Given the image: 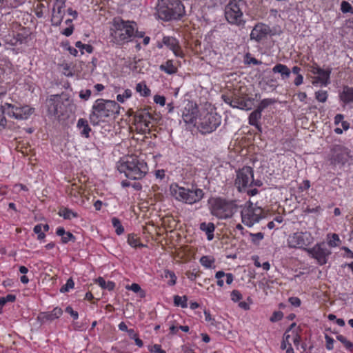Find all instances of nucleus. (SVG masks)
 <instances>
[{"mask_svg": "<svg viewBox=\"0 0 353 353\" xmlns=\"http://www.w3.org/2000/svg\"><path fill=\"white\" fill-rule=\"evenodd\" d=\"M34 109L28 105L13 107V110H8L7 114L8 116L14 117L17 120L28 119L34 112Z\"/></svg>", "mask_w": 353, "mask_h": 353, "instance_id": "obj_18", "label": "nucleus"}, {"mask_svg": "<svg viewBox=\"0 0 353 353\" xmlns=\"http://www.w3.org/2000/svg\"><path fill=\"white\" fill-rule=\"evenodd\" d=\"M120 105L114 101L98 99L92 108L89 119L93 125H98L101 121L112 115L119 114Z\"/></svg>", "mask_w": 353, "mask_h": 353, "instance_id": "obj_1", "label": "nucleus"}, {"mask_svg": "<svg viewBox=\"0 0 353 353\" xmlns=\"http://www.w3.org/2000/svg\"><path fill=\"white\" fill-rule=\"evenodd\" d=\"M325 339L326 341V348L329 350H332L334 348L333 343L334 340L327 334H325Z\"/></svg>", "mask_w": 353, "mask_h": 353, "instance_id": "obj_55", "label": "nucleus"}, {"mask_svg": "<svg viewBox=\"0 0 353 353\" xmlns=\"http://www.w3.org/2000/svg\"><path fill=\"white\" fill-rule=\"evenodd\" d=\"M160 70L168 74H173L177 72V68L173 65L172 60H168L165 64L161 65Z\"/></svg>", "mask_w": 353, "mask_h": 353, "instance_id": "obj_28", "label": "nucleus"}, {"mask_svg": "<svg viewBox=\"0 0 353 353\" xmlns=\"http://www.w3.org/2000/svg\"><path fill=\"white\" fill-rule=\"evenodd\" d=\"M157 12L161 19L168 21L180 19L185 14V8L179 0H161Z\"/></svg>", "mask_w": 353, "mask_h": 353, "instance_id": "obj_3", "label": "nucleus"}, {"mask_svg": "<svg viewBox=\"0 0 353 353\" xmlns=\"http://www.w3.org/2000/svg\"><path fill=\"white\" fill-rule=\"evenodd\" d=\"M271 32L272 30L269 26L262 23H258L252 30L250 38L251 40L260 43L262 40L266 39Z\"/></svg>", "mask_w": 353, "mask_h": 353, "instance_id": "obj_16", "label": "nucleus"}, {"mask_svg": "<svg viewBox=\"0 0 353 353\" xmlns=\"http://www.w3.org/2000/svg\"><path fill=\"white\" fill-rule=\"evenodd\" d=\"M74 30V26L73 25H70L69 27L66 28L62 31V34L66 37L70 36Z\"/></svg>", "mask_w": 353, "mask_h": 353, "instance_id": "obj_61", "label": "nucleus"}, {"mask_svg": "<svg viewBox=\"0 0 353 353\" xmlns=\"http://www.w3.org/2000/svg\"><path fill=\"white\" fill-rule=\"evenodd\" d=\"M188 298L186 296H180L179 295L174 296V303L176 306H181L183 308L188 307Z\"/></svg>", "mask_w": 353, "mask_h": 353, "instance_id": "obj_33", "label": "nucleus"}, {"mask_svg": "<svg viewBox=\"0 0 353 353\" xmlns=\"http://www.w3.org/2000/svg\"><path fill=\"white\" fill-rule=\"evenodd\" d=\"M331 72V68H327L326 70L317 68L316 71L313 70V74L319 75V77L316 78L318 81L324 85H327L328 83H330V77Z\"/></svg>", "mask_w": 353, "mask_h": 353, "instance_id": "obj_22", "label": "nucleus"}, {"mask_svg": "<svg viewBox=\"0 0 353 353\" xmlns=\"http://www.w3.org/2000/svg\"><path fill=\"white\" fill-rule=\"evenodd\" d=\"M74 281L72 278H70L67 280L66 283L61 288L60 292L62 293H65L68 292L70 289L74 288Z\"/></svg>", "mask_w": 353, "mask_h": 353, "instance_id": "obj_46", "label": "nucleus"}, {"mask_svg": "<svg viewBox=\"0 0 353 353\" xmlns=\"http://www.w3.org/2000/svg\"><path fill=\"white\" fill-rule=\"evenodd\" d=\"M247 9L248 4L245 0H230L225 8V17L229 23L244 28L245 20L243 14Z\"/></svg>", "mask_w": 353, "mask_h": 353, "instance_id": "obj_4", "label": "nucleus"}, {"mask_svg": "<svg viewBox=\"0 0 353 353\" xmlns=\"http://www.w3.org/2000/svg\"><path fill=\"white\" fill-rule=\"evenodd\" d=\"M223 101L231 107L244 110H250L252 108L254 99L241 96L238 94L231 95L223 94Z\"/></svg>", "mask_w": 353, "mask_h": 353, "instance_id": "obj_9", "label": "nucleus"}, {"mask_svg": "<svg viewBox=\"0 0 353 353\" xmlns=\"http://www.w3.org/2000/svg\"><path fill=\"white\" fill-rule=\"evenodd\" d=\"M250 236L252 237V241L254 244L259 243L264 237V234L262 232H258L256 234L250 233Z\"/></svg>", "mask_w": 353, "mask_h": 353, "instance_id": "obj_50", "label": "nucleus"}, {"mask_svg": "<svg viewBox=\"0 0 353 353\" xmlns=\"http://www.w3.org/2000/svg\"><path fill=\"white\" fill-rule=\"evenodd\" d=\"M23 32L17 33V40L19 41L21 43L26 42L27 39L30 34V32L29 30L23 28Z\"/></svg>", "mask_w": 353, "mask_h": 353, "instance_id": "obj_39", "label": "nucleus"}, {"mask_svg": "<svg viewBox=\"0 0 353 353\" xmlns=\"http://www.w3.org/2000/svg\"><path fill=\"white\" fill-rule=\"evenodd\" d=\"M221 117L215 112L204 110L200 115L198 128L202 134L214 132L221 124Z\"/></svg>", "mask_w": 353, "mask_h": 353, "instance_id": "obj_8", "label": "nucleus"}, {"mask_svg": "<svg viewBox=\"0 0 353 353\" xmlns=\"http://www.w3.org/2000/svg\"><path fill=\"white\" fill-rule=\"evenodd\" d=\"M111 36L117 44L128 41L134 34L136 23L134 21H124L121 17H115L112 21Z\"/></svg>", "mask_w": 353, "mask_h": 353, "instance_id": "obj_5", "label": "nucleus"}, {"mask_svg": "<svg viewBox=\"0 0 353 353\" xmlns=\"http://www.w3.org/2000/svg\"><path fill=\"white\" fill-rule=\"evenodd\" d=\"M154 101L156 103L159 104L161 106H163L165 104V98L163 96L156 94L154 97Z\"/></svg>", "mask_w": 353, "mask_h": 353, "instance_id": "obj_56", "label": "nucleus"}, {"mask_svg": "<svg viewBox=\"0 0 353 353\" xmlns=\"http://www.w3.org/2000/svg\"><path fill=\"white\" fill-rule=\"evenodd\" d=\"M312 256L317 260L319 264L323 265L327 263V257L331 254L325 243L316 244L312 248L308 250Z\"/></svg>", "mask_w": 353, "mask_h": 353, "instance_id": "obj_14", "label": "nucleus"}, {"mask_svg": "<svg viewBox=\"0 0 353 353\" xmlns=\"http://www.w3.org/2000/svg\"><path fill=\"white\" fill-rule=\"evenodd\" d=\"M340 241L339 237L336 234H332V239L329 241L328 244L330 247H336Z\"/></svg>", "mask_w": 353, "mask_h": 353, "instance_id": "obj_53", "label": "nucleus"}, {"mask_svg": "<svg viewBox=\"0 0 353 353\" xmlns=\"http://www.w3.org/2000/svg\"><path fill=\"white\" fill-rule=\"evenodd\" d=\"M118 170L124 173L125 176L132 180H139L148 172V165L137 157H128L118 165Z\"/></svg>", "mask_w": 353, "mask_h": 353, "instance_id": "obj_2", "label": "nucleus"}, {"mask_svg": "<svg viewBox=\"0 0 353 353\" xmlns=\"http://www.w3.org/2000/svg\"><path fill=\"white\" fill-rule=\"evenodd\" d=\"M63 313V311L59 307L54 308L51 312H41L38 316V319L44 323L48 321H52L58 319Z\"/></svg>", "mask_w": 353, "mask_h": 353, "instance_id": "obj_20", "label": "nucleus"}, {"mask_svg": "<svg viewBox=\"0 0 353 353\" xmlns=\"http://www.w3.org/2000/svg\"><path fill=\"white\" fill-rule=\"evenodd\" d=\"M65 8L63 1H56L52 10V14L51 22L52 25L54 26H59L61 23L63 19L65 12L63 8Z\"/></svg>", "mask_w": 353, "mask_h": 353, "instance_id": "obj_19", "label": "nucleus"}, {"mask_svg": "<svg viewBox=\"0 0 353 353\" xmlns=\"http://www.w3.org/2000/svg\"><path fill=\"white\" fill-rule=\"evenodd\" d=\"M262 219V209L254 207L253 203L248 202V205L241 211L242 223L248 227H252Z\"/></svg>", "mask_w": 353, "mask_h": 353, "instance_id": "obj_10", "label": "nucleus"}, {"mask_svg": "<svg viewBox=\"0 0 353 353\" xmlns=\"http://www.w3.org/2000/svg\"><path fill=\"white\" fill-rule=\"evenodd\" d=\"M136 90L143 97H148L150 95V90L147 87L145 83H139L136 85Z\"/></svg>", "mask_w": 353, "mask_h": 353, "instance_id": "obj_31", "label": "nucleus"}, {"mask_svg": "<svg viewBox=\"0 0 353 353\" xmlns=\"http://www.w3.org/2000/svg\"><path fill=\"white\" fill-rule=\"evenodd\" d=\"M163 46H165L170 50H171L175 56L183 57V53L181 50V46L178 40L173 37H163L162 41H158L157 47L158 48H162Z\"/></svg>", "mask_w": 353, "mask_h": 353, "instance_id": "obj_17", "label": "nucleus"}, {"mask_svg": "<svg viewBox=\"0 0 353 353\" xmlns=\"http://www.w3.org/2000/svg\"><path fill=\"white\" fill-rule=\"evenodd\" d=\"M253 176V169L250 166H244L237 171L234 185L239 192H245L250 185Z\"/></svg>", "mask_w": 353, "mask_h": 353, "instance_id": "obj_11", "label": "nucleus"}, {"mask_svg": "<svg viewBox=\"0 0 353 353\" xmlns=\"http://www.w3.org/2000/svg\"><path fill=\"white\" fill-rule=\"evenodd\" d=\"M303 77L302 74H299L294 79V83L295 85L299 86L303 83Z\"/></svg>", "mask_w": 353, "mask_h": 353, "instance_id": "obj_64", "label": "nucleus"}, {"mask_svg": "<svg viewBox=\"0 0 353 353\" xmlns=\"http://www.w3.org/2000/svg\"><path fill=\"white\" fill-rule=\"evenodd\" d=\"M241 299H242V295L239 290H234L231 292V299L233 301L236 302V301H239V300H241Z\"/></svg>", "mask_w": 353, "mask_h": 353, "instance_id": "obj_54", "label": "nucleus"}, {"mask_svg": "<svg viewBox=\"0 0 353 353\" xmlns=\"http://www.w3.org/2000/svg\"><path fill=\"white\" fill-rule=\"evenodd\" d=\"M7 126V119L5 117L4 108L0 106V131L5 129Z\"/></svg>", "mask_w": 353, "mask_h": 353, "instance_id": "obj_44", "label": "nucleus"}, {"mask_svg": "<svg viewBox=\"0 0 353 353\" xmlns=\"http://www.w3.org/2000/svg\"><path fill=\"white\" fill-rule=\"evenodd\" d=\"M128 243L133 248H143L145 245L139 242V238L134 234H129L128 236Z\"/></svg>", "mask_w": 353, "mask_h": 353, "instance_id": "obj_30", "label": "nucleus"}, {"mask_svg": "<svg viewBox=\"0 0 353 353\" xmlns=\"http://www.w3.org/2000/svg\"><path fill=\"white\" fill-rule=\"evenodd\" d=\"M288 301L291 303L292 305L295 306V307H299L301 303L300 299L298 297H295V296L289 298Z\"/></svg>", "mask_w": 353, "mask_h": 353, "instance_id": "obj_57", "label": "nucleus"}, {"mask_svg": "<svg viewBox=\"0 0 353 353\" xmlns=\"http://www.w3.org/2000/svg\"><path fill=\"white\" fill-rule=\"evenodd\" d=\"M77 128L81 130V135L85 138L90 137V132L91 131V128L88 125V122L85 119H79L77 121Z\"/></svg>", "mask_w": 353, "mask_h": 353, "instance_id": "obj_26", "label": "nucleus"}, {"mask_svg": "<svg viewBox=\"0 0 353 353\" xmlns=\"http://www.w3.org/2000/svg\"><path fill=\"white\" fill-rule=\"evenodd\" d=\"M112 223L115 228V232L118 235H121L124 232V228L121 225L120 220L117 217L112 218Z\"/></svg>", "mask_w": 353, "mask_h": 353, "instance_id": "obj_35", "label": "nucleus"}, {"mask_svg": "<svg viewBox=\"0 0 353 353\" xmlns=\"http://www.w3.org/2000/svg\"><path fill=\"white\" fill-rule=\"evenodd\" d=\"M331 162L332 164H341L342 165L350 163L352 159L351 151L341 145H334L332 148Z\"/></svg>", "mask_w": 353, "mask_h": 353, "instance_id": "obj_12", "label": "nucleus"}, {"mask_svg": "<svg viewBox=\"0 0 353 353\" xmlns=\"http://www.w3.org/2000/svg\"><path fill=\"white\" fill-rule=\"evenodd\" d=\"M283 316V314L281 311L274 312L272 316L270 317V321L272 322H276L282 319Z\"/></svg>", "mask_w": 353, "mask_h": 353, "instance_id": "obj_52", "label": "nucleus"}, {"mask_svg": "<svg viewBox=\"0 0 353 353\" xmlns=\"http://www.w3.org/2000/svg\"><path fill=\"white\" fill-rule=\"evenodd\" d=\"M274 73H279L283 80L288 79L290 77L291 70L286 65L278 63L272 68Z\"/></svg>", "mask_w": 353, "mask_h": 353, "instance_id": "obj_23", "label": "nucleus"}, {"mask_svg": "<svg viewBox=\"0 0 353 353\" xmlns=\"http://www.w3.org/2000/svg\"><path fill=\"white\" fill-rule=\"evenodd\" d=\"M164 277L169 278L170 280L168 282L169 285H174L176 283V276L175 274L168 270L164 271Z\"/></svg>", "mask_w": 353, "mask_h": 353, "instance_id": "obj_40", "label": "nucleus"}, {"mask_svg": "<svg viewBox=\"0 0 353 353\" xmlns=\"http://www.w3.org/2000/svg\"><path fill=\"white\" fill-rule=\"evenodd\" d=\"M65 312L70 314L73 317L74 319H77L79 317L78 312L77 311L73 310L71 306H68L65 308Z\"/></svg>", "mask_w": 353, "mask_h": 353, "instance_id": "obj_58", "label": "nucleus"}, {"mask_svg": "<svg viewBox=\"0 0 353 353\" xmlns=\"http://www.w3.org/2000/svg\"><path fill=\"white\" fill-rule=\"evenodd\" d=\"M75 46L79 48L81 50H85L88 53H92L94 50L93 46L88 44H83L81 41H77L75 43ZM81 54H83V52L81 51Z\"/></svg>", "mask_w": 353, "mask_h": 353, "instance_id": "obj_42", "label": "nucleus"}, {"mask_svg": "<svg viewBox=\"0 0 353 353\" xmlns=\"http://www.w3.org/2000/svg\"><path fill=\"white\" fill-rule=\"evenodd\" d=\"M291 340L292 335L288 333V330H286L283 335V341L281 345V348L284 350L287 348L288 346H290V344H291Z\"/></svg>", "mask_w": 353, "mask_h": 353, "instance_id": "obj_41", "label": "nucleus"}, {"mask_svg": "<svg viewBox=\"0 0 353 353\" xmlns=\"http://www.w3.org/2000/svg\"><path fill=\"white\" fill-rule=\"evenodd\" d=\"M184 103L185 106L182 112L183 120L185 123H194L199 112L197 104L190 100H185Z\"/></svg>", "mask_w": 353, "mask_h": 353, "instance_id": "obj_15", "label": "nucleus"}, {"mask_svg": "<svg viewBox=\"0 0 353 353\" xmlns=\"http://www.w3.org/2000/svg\"><path fill=\"white\" fill-rule=\"evenodd\" d=\"M16 299V296L14 294H8L6 296L0 297V313H1V310L3 305L7 302H14Z\"/></svg>", "mask_w": 353, "mask_h": 353, "instance_id": "obj_38", "label": "nucleus"}, {"mask_svg": "<svg viewBox=\"0 0 353 353\" xmlns=\"http://www.w3.org/2000/svg\"><path fill=\"white\" fill-rule=\"evenodd\" d=\"M341 10L343 13L350 12L353 14V7L347 1H342L341 5Z\"/></svg>", "mask_w": 353, "mask_h": 353, "instance_id": "obj_48", "label": "nucleus"}, {"mask_svg": "<svg viewBox=\"0 0 353 353\" xmlns=\"http://www.w3.org/2000/svg\"><path fill=\"white\" fill-rule=\"evenodd\" d=\"M25 0H0V5L3 8H14L22 4Z\"/></svg>", "mask_w": 353, "mask_h": 353, "instance_id": "obj_29", "label": "nucleus"}, {"mask_svg": "<svg viewBox=\"0 0 353 353\" xmlns=\"http://www.w3.org/2000/svg\"><path fill=\"white\" fill-rule=\"evenodd\" d=\"M150 351L154 353H166L165 350L161 349V345L157 344L153 345Z\"/></svg>", "mask_w": 353, "mask_h": 353, "instance_id": "obj_62", "label": "nucleus"}, {"mask_svg": "<svg viewBox=\"0 0 353 353\" xmlns=\"http://www.w3.org/2000/svg\"><path fill=\"white\" fill-rule=\"evenodd\" d=\"M327 92L324 90H319L315 92V98L317 101L321 103H325L327 99Z\"/></svg>", "mask_w": 353, "mask_h": 353, "instance_id": "obj_43", "label": "nucleus"}, {"mask_svg": "<svg viewBox=\"0 0 353 353\" xmlns=\"http://www.w3.org/2000/svg\"><path fill=\"white\" fill-rule=\"evenodd\" d=\"M205 319L208 322H211L212 325L214 324L215 320L211 316V314L209 311L205 310H204Z\"/></svg>", "mask_w": 353, "mask_h": 353, "instance_id": "obj_63", "label": "nucleus"}, {"mask_svg": "<svg viewBox=\"0 0 353 353\" xmlns=\"http://www.w3.org/2000/svg\"><path fill=\"white\" fill-rule=\"evenodd\" d=\"M90 90H85V91H81L79 94V97L84 100H88L90 98Z\"/></svg>", "mask_w": 353, "mask_h": 353, "instance_id": "obj_60", "label": "nucleus"}, {"mask_svg": "<svg viewBox=\"0 0 353 353\" xmlns=\"http://www.w3.org/2000/svg\"><path fill=\"white\" fill-rule=\"evenodd\" d=\"M199 228L201 231L205 232L208 241H212L214 239V232L215 230V225L213 223L203 222L200 224Z\"/></svg>", "mask_w": 353, "mask_h": 353, "instance_id": "obj_25", "label": "nucleus"}, {"mask_svg": "<svg viewBox=\"0 0 353 353\" xmlns=\"http://www.w3.org/2000/svg\"><path fill=\"white\" fill-rule=\"evenodd\" d=\"M172 193L176 199L184 202L187 204H194L200 201L204 192L201 189L192 186V188H185L176 185L172 188Z\"/></svg>", "mask_w": 353, "mask_h": 353, "instance_id": "obj_7", "label": "nucleus"}, {"mask_svg": "<svg viewBox=\"0 0 353 353\" xmlns=\"http://www.w3.org/2000/svg\"><path fill=\"white\" fill-rule=\"evenodd\" d=\"M96 282L103 288L108 290H112L115 287V283L112 281L106 282L102 277H99Z\"/></svg>", "mask_w": 353, "mask_h": 353, "instance_id": "obj_32", "label": "nucleus"}, {"mask_svg": "<svg viewBox=\"0 0 353 353\" xmlns=\"http://www.w3.org/2000/svg\"><path fill=\"white\" fill-rule=\"evenodd\" d=\"M210 203L212 214L221 219L230 218L236 212L237 205L235 201L215 198L210 199Z\"/></svg>", "mask_w": 353, "mask_h": 353, "instance_id": "obj_6", "label": "nucleus"}, {"mask_svg": "<svg viewBox=\"0 0 353 353\" xmlns=\"http://www.w3.org/2000/svg\"><path fill=\"white\" fill-rule=\"evenodd\" d=\"M126 288L136 293H139L141 290L140 285L137 283H132L130 286H127Z\"/></svg>", "mask_w": 353, "mask_h": 353, "instance_id": "obj_59", "label": "nucleus"}, {"mask_svg": "<svg viewBox=\"0 0 353 353\" xmlns=\"http://www.w3.org/2000/svg\"><path fill=\"white\" fill-rule=\"evenodd\" d=\"M75 239V236L70 232H67L65 235L61 238V241L63 243H67L70 241L74 242Z\"/></svg>", "mask_w": 353, "mask_h": 353, "instance_id": "obj_51", "label": "nucleus"}, {"mask_svg": "<svg viewBox=\"0 0 353 353\" xmlns=\"http://www.w3.org/2000/svg\"><path fill=\"white\" fill-rule=\"evenodd\" d=\"M340 99L344 103L347 104L353 102V88L347 85L344 86L343 91L340 93Z\"/></svg>", "mask_w": 353, "mask_h": 353, "instance_id": "obj_24", "label": "nucleus"}, {"mask_svg": "<svg viewBox=\"0 0 353 353\" xmlns=\"http://www.w3.org/2000/svg\"><path fill=\"white\" fill-rule=\"evenodd\" d=\"M244 63L245 64H248V65H250V64L252 63V64L256 65L261 64V61L256 59L254 57H252L250 53H247L245 55Z\"/></svg>", "mask_w": 353, "mask_h": 353, "instance_id": "obj_45", "label": "nucleus"}, {"mask_svg": "<svg viewBox=\"0 0 353 353\" xmlns=\"http://www.w3.org/2000/svg\"><path fill=\"white\" fill-rule=\"evenodd\" d=\"M312 236L308 232H297L290 235L288 239L289 247L302 248L312 243Z\"/></svg>", "mask_w": 353, "mask_h": 353, "instance_id": "obj_13", "label": "nucleus"}, {"mask_svg": "<svg viewBox=\"0 0 353 353\" xmlns=\"http://www.w3.org/2000/svg\"><path fill=\"white\" fill-rule=\"evenodd\" d=\"M51 103L49 107V110L56 117H59L61 113V107L63 102L61 100L59 95H52L50 99Z\"/></svg>", "mask_w": 353, "mask_h": 353, "instance_id": "obj_21", "label": "nucleus"}, {"mask_svg": "<svg viewBox=\"0 0 353 353\" xmlns=\"http://www.w3.org/2000/svg\"><path fill=\"white\" fill-rule=\"evenodd\" d=\"M261 111L259 109L254 110L249 116V124L256 127L258 130H261V126L259 124V121L261 119Z\"/></svg>", "mask_w": 353, "mask_h": 353, "instance_id": "obj_27", "label": "nucleus"}, {"mask_svg": "<svg viewBox=\"0 0 353 353\" xmlns=\"http://www.w3.org/2000/svg\"><path fill=\"white\" fill-rule=\"evenodd\" d=\"M131 95H132V91L129 89H127L124 91L123 94H118L117 97V99L120 103H123L125 98V99L130 98L131 97Z\"/></svg>", "mask_w": 353, "mask_h": 353, "instance_id": "obj_49", "label": "nucleus"}, {"mask_svg": "<svg viewBox=\"0 0 353 353\" xmlns=\"http://www.w3.org/2000/svg\"><path fill=\"white\" fill-rule=\"evenodd\" d=\"M336 339L342 343L347 349L352 350L353 347V343L348 341L344 336L339 334L336 336Z\"/></svg>", "mask_w": 353, "mask_h": 353, "instance_id": "obj_47", "label": "nucleus"}, {"mask_svg": "<svg viewBox=\"0 0 353 353\" xmlns=\"http://www.w3.org/2000/svg\"><path fill=\"white\" fill-rule=\"evenodd\" d=\"M214 261L215 259L212 256H203L200 259L201 264L207 268H212V265L214 263Z\"/></svg>", "mask_w": 353, "mask_h": 353, "instance_id": "obj_36", "label": "nucleus"}, {"mask_svg": "<svg viewBox=\"0 0 353 353\" xmlns=\"http://www.w3.org/2000/svg\"><path fill=\"white\" fill-rule=\"evenodd\" d=\"M276 102V100L274 99H263L257 106V109L261 110V112L268 108L269 105H272Z\"/></svg>", "mask_w": 353, "mask_h": 353, "instance_id": "obj_37", "label": "nucleus"}, {"mask_svg": "<svg viewBox=\"0 0 353 353\" xmlns=\"http://www.w3.org/2000/svg\"><path fill=\"white\" fill-rule=\"evenodd\" d=\"M59 214L61 216H63L65 219H71L72 217H77L78 214L77 212H73L72 210L68 208H63L59 212Z\"/></svg>", "mask_w": 353, "mask_h": 353, "instance_id": "obj_34", "label": "nucleus"}]
</instances>
